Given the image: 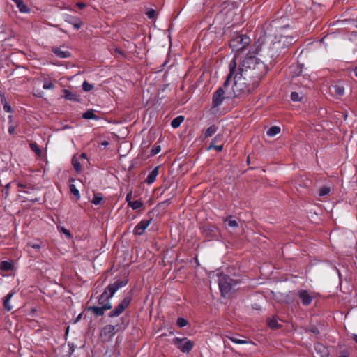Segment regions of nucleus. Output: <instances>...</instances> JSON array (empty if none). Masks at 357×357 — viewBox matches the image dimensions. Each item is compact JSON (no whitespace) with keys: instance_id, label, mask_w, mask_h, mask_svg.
I'll list each match as a JSON object with an SVG mask.
<instances>
[{"instance_id":"f257e3e1","label":"nucleus","mask_w":357,"mask_h":357,"mask_svg":"<svg viewBox=\"0 0 357 357\" xmlns=\"http://www.w3.org/2000/svg\"><path fill=\"white\" fill-rule=\"evenodd\" d=\"M238 73L247 78H255V83H259L267 73L265 64L255 56H247L238 68Z\"/></svg>"},{"instance_id":"f03ea898","label":"nucleus","mask_w":357,"mask_h":357,"mask_svg":"<svg viewBox=\"0 0 357 357\" xmlns=\"http://www.w3.org/2000/svg\"><path fill=\"white\" fill-rule=\"evenodd\" d=\"M245 79L248 78L243 74H241L238 72L235 73L234 77V83L232 88L235 97L249 94L259 86V83H255V82L252 84L247 83L245 81Z\"/></svg>"},{"instance_id":"7ed1b4c3","label":"nucleus","mask_w":357,"mask_h":357,"mask_svg":"<svg viewBox=\"0 0 357 357\" xmlns=\"http://www.w3.org/2000/svg\"><path fill=\"white\" fill-rule=\"evenodd\" d=\"M238 284L236 280L231 278L226 275L218 276V285L221 294L223 297H229L232 291H234L235 287Z\"/></svg>"},{"instance_id":"20e7f679","label":"nucleus","mask_w":357,"mask_h":357,"mask_svg":"<svg viewBox=\"0 0 357 357\" xmlns=\"http://www.w3.org/2000/svg\"><path fill=\"white\" fill-rule=\"evenodd\" d=\"M250 43V38L246 35H237L231 39L229 46L233 51L243 50Z\"/></svg>"},{"instance_id":"39448f33","label":"nucleus","mask_w":357,"mask_h":357,"mask_svg":"<svg viewBox=\"0 0 357 357\" xmlns=\"http://www.w3.org/2000/svg\"><path fill=\"white\" fill-rule=\"evenodd\" d=\"M132 291L118 304V305L109 313V317H118L130 305L132 301Z\"/></svg>"},{"instance_id":"423d86ee","label":"nucleus","mask_w":357,"mask_h":357,"mask_svg":"<svg viewBox=\"0 0 357 357\" xmlns=\"http://www.w3.org/2000/svg\"><path fill=\"white\" fill-rule=\"evenodd\" d=\"M287 52V51L278 40L272 43L269 47L268 54L273 59H277L279 56H284Z\"/></svg>"},{"instance_id":"0eeeda50","label":"nucleus","mask_w":357,"mask_h":357,"mask_svg":"<svg viewBox=\"0 0 357 357\" xmlns=\"http://www.w3.org/2000/svg\"><path fill=\"white\" fill-rule=\"evenodd\" d=\"M173 343L176 346V347L178 349H180L181 351L183 353L190 352L194 346V342L190 340H188L186 337H175L173 340Z\"/></svg>"},{"instance_id":"6e6552de","label":"nucleus","mask_w":357,"mask_h":357,"mask_svg":"<svg viewBox=\"0 0 357 357\" xmlns=\"http://www.w3.org/2000/svg\"><path fill=\"white\" fill-rule=\"evenodd\" d=\"M128 282V280H117L114 283L109 284L106 287V290L109 293V296H113L115 292L121 287L126 286Z\"/></svg>"},{"instance_id":"1a4fd4ad","label":"nucleus","mask_w":357,"mask_h":357,"mask_svg":"<svg viewBox=\"0 0 357 357\" xmlns=\"http://www.w3.org/2000/svg\"><path fill=\"white\" fill-rule=\"evenodd\" d=\"M225 91L222 87H219L213 93L212 100L213 107H217L220 106L225 99Z\"/></svg>"},{"instance_id":"9d476101","label":"nucleus","mask_w":357,"mask_h":357,"mask_svg":"<svg viewBox=\"0 0 357 357\" xmlns=\"http://www.w3.org/2000/svg\"><path fill=\"white\" fill-rule=\"evenodd\" d=\"M152 220V218H150L149 220H141L135 227L134 229V234L135 235L141 236L144 234L146 229L149 227L151 222Z\"/></svg>"},{"instance_id":"9b49d317","label":"nucleus","mask_w":357,"mask_h":357,"mask_svg":"<svg viewBox=\"0 0 357 357\" xmlns=\"http://www.w3.org/2000/svg\"><path fill=\"white\" fill-rule=\"evenodd\" d=\"M202 230L206 237H216L219 234L218 228L214 225H206L202 227Z\"/></svg>"},{"instance_id":"f8f14e48","label":"nucleus","mask_w":357,"mask_h":357,"mask_svg":"<svg viewBox=\"0 0 357 357\" xmlns=\"http://www.w3.org/2000/svg\"><path fill=\"white\" fill-rule=\"evenodd\" d=\"M298 295L303 305L307 306L311 304L313 296L307 291L302 289L298 291Z\"/></svg>"},{"instance_id":"ddd939ff","label":"nucleus","mask_w":357,"mask_h":357,"mask_svg":"<svg viewBox=\"0 0 357 357\" xmlns=\"http://www.w3.org/2000/svg\"><path fill=\"white\" fill-rule=\"evenodd\" d=\"M281 44L284 46V47L287 51L289 47L293 45L296 41V38L291 36H280L278 39Z\"/></svg>"},{"instance_id":"4468645a","label":"nucleus","mask_w":357,"mask_h":357,"mask_svg":"<svg viewBox=\"0 0 357 357\" xmlns=\"http://www.w3.org/2000/svg\"><path fill=\"white\" fill-rule=\"evenodd\" d=\"M330 93L336 98H340L344 93V87L339 84L331 85L329 87Z\"/></svg>"},{"instance_id":"2eb2a0df","label":"nucleus","mask_w":357,"mask_h":357,"mask_svg":"<svg viewBox=\"0 0 357 357\" xmlns=\"http://www.w3.org/2000/svg\"><path fill=\"white\" fill-rule=\"evenodd\" d=\"M112 307L111 303H107V305L100 307L91 306V311H92L96 316H102L104 314L105 310H110Z\"/></svg>"},{"instance_id":"dca6fc26","label":"nucleus","mask_w":357,"mask_h":357,"mask_svg":"<svg viewBox=\"0 0 357 357\" xmlns=\"http://www.w3.org/2000/svg\"><path fill=\"white\" fill-rule=\"evenodd\" d=\"M236 60L235 59H232L229 64V75H227V79L224 82V84H223V86L225 88H226L229 84V82H230V79L231 78L233 77V75L235 74V72H236Z\"/></svg>"},{"instance_id":"f3484780","label":"nucleus","mask_w":357,"mask_h":357,"mask_svg":"<svg viewBox=\"0 0 357 357\" xmlns=\"http://www.w3.org/2000/svg\"><path fill=\"white\" fill-rule=\"evenodd\" d=\"M52 52L58 57L61 59L69 58L71 56V53L68 50H63L60 47H52Z\"/></svg>"},{"instance_id":"a211bd4d","label":"nucleus","mask_w":357,"mask_h":357,"mask_svg":"<svg viewBox=\"0 0 357 357\" xmlns=\"http://www.w3.org/2000/svg\"><path fill=\"white\" fill-rule=\"evenodd\" d=\"M91 203L94 205H104L105 203V199L102 193L95 192H93V197L92 200H91Z\"/></svg>"},{"instance_id":"6ab92c4d","label":"nucleus","mask_w":357,"mask_h":357,"mask_svg":"<svg viewBox=\"0 0 357 357\" xmlns=\"http://www.w3.org/2000/svg\"><path fill=\"white\" fill-rule=\"evenodd\" d=\"M160 166L155 167L147 176L146 178L145 179V182L148 184L153 183L156 178V176L158 174Z\"/></svg>"},{"instance_id":"aec40b11","label":"nucleus","mask_w":357,"mask_h":357,"mask_svg":"<svg viewBox=\"0 0 357 357\" xmlns=\"http://www.w3.org/2000/svg\"><path fill=\"white\" fill-rule=\"evenodd\" d=\"M63 92V97L65 98V99L71 100V101H79V96H77L75 93H72L68 89H63L62 91Z\"/></svg>"},{"instance_id":"412c9836","label":"nucleus","mask_w":357,"mask_h":357,"mask_svg":"<svg viewBox=\"0 0 357 357\" xmlns=\"http://www.w3.org/2000/svg\"><path fill=\"white\" fill-rule=\"evenodd\" d=\"M112 296H109V293L107 290L105 289L103 293L98 298V303L100 306L107 305V303H110L109 298Z\"/></svg>"},{"instance_id":"4be33fe9","label":"nucleus","mask_w":357,"mask_h":357,"mask_svg":"<svg viewBox=\"0 0 357 357\" xmlns=\"http://www.w3.org/2000/svg\"><path fill=\"white\" fill-rule=\"evenodd\" d=\"M66 21L73 24L76 29H79L82 25V22L79 19L72 16H67Z\"/></svg>"},{"instance_id":"5701e85b","label":"nucleus","mask_w":357,"mask_h":357,"mask_svg":"<svg viewBox=\"0 0 357 357\" xmlns=\"http://www.w3.org/2000/svg\"><path fill=\"white\" fill-rule=\"evenodd\" d=\"M130 149V144L127 142L121 143L118 149L119 156H126L128 153L126 151Z\"/></svg>"},{"instance_id":"b1692460","label":"nucleus","mask_w":357,"mask_h":357,"mask_svg":"<svg viewBox=\"0 0 357 357\" xmlns=\"http://www.w3.org/2000/svg\"><path fill=\"white\" fill-rule=\"evenodd\" d=\"M14 295V292H10L3 299V307L7 311H10L13 309V306L10 305V299Z\"/></svg>"},{"instance_id":"393cba45","label":"nucleus","mask_w":357,"mask_h":357,"mask_svg":"<svg viewBox=\"0 0 357 357\" xmlns=\"http://www.w3.org/2000/svg\"><path fill=\"white\" fill-rule=\"evenodd\" d=\"M17 186L20 188H24V190H20L19 192H23L25 193H29V190H38V188L36 185H31L30 184H24L18 182Z\"/></svg>"},{"instance_id":"a878e982","label":"nucleus","mask_w":357,"mask_h":357,"mask_svg":"<svg viewBox=\"0 0 357 357\" xmlns=\"http://www.w3.org/2000/svg\"><path fill=\"white\" fill-rule=\"evenodd\" d=\"M268 326L273 329H277L281 327L276 317H273L267 320Z\"/></svg>"},{"instance_id":"bb28decb","label":"nucleus","mask_w":357,"mask_h":357,"mask_svg":"<svg viewBox=\"0 0 357 357\" xmlns=\"http://www.w3.org/2000/svg\"><path fill=\"white\" fill-rule=\"evenodd\" d=\"M16 6L19 9L20 12L22 13H28L30 12V9L28 8L26 5L24 4L22 0L17 2Z\"/></svg>"},{"instance_id":"cd10ccee","label":"nucleus","mask_w":357,"mask_h":357,"mask_svg":"<svg viewBox=\"0 0 357 357\" xmlns=\"http://www.w3.org/2000/svg\"><path fill=\"white\" fill-rule=\"evenodd\" d=\"M184 121V117L183 116H178L174 119L171 122V126L174 128H177L180 126L181 123Z\"/></svg>"},{"instance_id":"c85d7f7f","label":"nucleus","mask_w":357,"mask_h":357,"mask_svg":"<svg viewBox=\"0 0 357 357\" xmlns=\"http://www.w3.org/2000/svg\"><path fill=\"white\" fill-rule=\"evenodd\" d=\"M13 266V264L10 261H3L0 263V269L2 271H10Z\"/></svg>"},{"instance_id":"c756f323","label":"nucleus","mask_w":357,"mask_h":357,"mask_svg":"<svg viewBox=\"0 0 357 357\" xmlns=\"http://www.w3.org/2000/svg\"><path fill=\"white\" fill-rule=\"evenodd\" d=\"M280 127L272 126L267 130L266 134L268 136L273 137V136H275V135H278V133H280Z\"/></svg>"},{"instance_id":"7c9ffc66","label":"nucleus","mask_w":357,"mask_h":357,"mask_svg":"<svg viewBox=\"0 0 357 357\" xmlns=\"http://www.w3.org/2000/svg\"><path fill=\"white\" fill-rule=\"evenodd\" d=\"M115 327L113 325H107L102 328V333L107 335H113L114 334Z\"/></svg>"},{"instance_id":"2f4dec72","label":"nucleus","mask_w":357,"mask_h":357,"mask_svg":"<svg viewBox=\"0 0 357 357\" xmlns=\"http://www.w3.org/2000/svg\"><path fill=\"white\" fill-rule=\"evenodd\" d=\"M31 149L36 154L37 156H41L42 151L35 142H31L29 144Z\"/></svg>"},{"instance_id":"473e14b6","label":"nucleus","mask_w":357,"mask_h":357,"mask_svg":"<svg viewBox=\"0 0 357 357\" xmlns=\"http://www.w3.org/2000/svg\"><path fill=\"white\" fill-rule=\"evenodd\" d=\"M218 128L213 125L208 127L205 131L204 135L206 137H211L217 131Z\"/></svg>"},{"instance_id":"72a5a7b5","label":"nucleus","mask_w":357,"mask_h":357,"mask_svg":"<svg viewBox=\"0 0 357 357\" xmlns=\"http://www.w3.org/2000/svg\"><path fill=\"white\" fill-rule=\"evenodd\" d=\"M128 206L131 207L133 210H137L143 206V203L140 200L132 201L128 204Z\"/></svg>"},{"instance_id":"f704fd0d","label":"nucleus","mask_w":357,"mask_h":357,"mask_svg":"<svg viewBox=\"0 0 357 357\" xmlns=\"http://www.w3.org/2000/svg\"><path fill=\"white\" fill-rule=\"evenodd\" d=\"M43 88L44 89H45V90L54 89V84L52 82V81L50 79H43Z\"/></svg>"},{"instance_id":"c9c22d12","label":"nucleus","mask_w":357,"mask_h":357,"mask_svg":"<svg viewBox=\"0 0 357 357\" xmlns=\"http://www.w3.org/2000/svg\"><path fill=\"white\" fill-rule=\"evenodd\" d=\"M1 102L3 105V109L7 113H11L13 112V109L11 106L9 105V103L6 100V98L4 97L1 98Z\"/></svg>"},{"instance_id":"e433bc0d","label":"nucleus","mask_w":357,"mask_h":357,"mask_svg":"<svg viewBox=\"0 0 357 357\" xmlns=\"http://www.w3.org/2000/svg\"><path fill=\"white\" fill-rule=\"evenodd\" d=\"M70 190L71 193L75 196L76 199H79L80 195L79 190L76 188L75 185L73 183L70 184Z\"/></svg>"},{"instance_id":"4c0bfd02","label":"nucleus","mask_w":357,"mask_h":357,"mask_svg":"<svg viewBox=\"0 0 357 357\" xmlns=\"http://www.w3.org/2000/svg\"><path fill=\"white\" fill-rule=\"evenodd\" d=\"M93 146H104V147H106L109 143L107 140H101L99 138H97V139H94V140L93 141Z\"/></svg>"},{"instance_id":"58836bf2","label":"nucleus","mask_w":357,"mask_h":357,"mask_svg":"<svg viewBox=\"0 0 357 357\" xmlns=\"http://www.w3.org/2000/svg\"><path fill=\"white\" fill-rule=\"evenodd\" d=\"M331 191V188L327 186H323L319 189V196H326L329 194Z\"/></svg>"},{"instance_id":"ea45409f","label":"nucleus","mask_w":357,"mask_h":357,"mask_svg":"<svg viewBox=\"0 0 357 357\" xmlns=\"http://www.w3.org/2000/svg\"><path fill=\"white\" fill-rule=\"evenodd\" d=\"M228 338L236 344H247L248 342L244 340L238 339L236 337H228Z\"/></svg>"},{"instance_id":"a19ab883","label":"nucleus","mask_w":357,"mask_h":357,"mask_svg":"<svg viewBox=\"0 0 357 357\" xmlns=\"http://www.w3.org/2000/svg\"><path fill=\"white\" fill-rule=\"evenodd\" d=\"M188 323V321L183 317L178 318L176 321V324L181 328L187 326Z\"/></svg>"},{"instance_id":"79ce46f5","label":"nucleus","mask_w":357,"mask_h":357,"mask_svg":"<svg viewBox=\"0 0 357 357\" xmlns=\"http://www.w3.org/2000/svg\"><path fill=\"white\" fill-rule=\"evenodd\" d=\"M291 99L292 101H294V102L301 101L303 99V97L300 96V95L297 92H292L291 94Z\"/></svg>"},{"instance_id":"37998d69","label":"nucleus","mask_w":357,"mask_h":357,"mask_svg":"<svg viewBox=\"0 0 357 357\" xmlns=\"http://www.w3.org/2000/svg\"><path fill=\"white\" fill-rule=\"evenodd\" d=\"M72 163L74 167V169L76 170L77 172H79L81 171V165L79 162L75 160V158H73Z\"/></svg>"},{"instance_id":"c03bdc74","label":"nucleus","mask_w":357,"mask_h":357,"mask_svg":"<svg viewBox=\"0 0 357 357\" xmlns=\"http://www.w3.org/2000/svg\"><path fill=\"white\" fill-rule=\"evenodd\" d=\"M230 216L229 219H226L225 221L228 222V225L231 227L236 228L238 227V224L236 220H231Z\"/></svg>"},{"instance_id":"a18cd8bd","label":"nucleus","mask_w":357,"mask_h":357,"mask_svg":"<svg viewBox=\"0 0 357 357\" xmlns=\"http://www.w3.org/2000/svg\"><path fill=\"white\" fill-rule=\"evenodd\" d=\"M161 150V148H160V146L159 145H157V146H154L152 149H151V155H155L156 154H158Z\"/></svg>"},{"instance_id":"49530a36","label":"nucleus","mask_w":357,"mask_h":357,"mask_svg":"<svg viewBox=\"0 0 357 357\" xmlns=\"http://www.w3.org/2000/svg\"><path fill=\"white\" fill-rule=\"evenodd\" d=\"M102 119V114H99L98 115H96L94 114L93 110L91 109V119Z\"/></svg>"},{"instance_id":"de8ad7c7","label":"nucleus","mask_w":357,"mask_h":357,"mask_svg":"<svg viewBox=\"0 0 357 357\" xmlns=\"http://www.w3.org/2000/svg\"><path fill=\"white\" fill-rule=\"evenodd\" d=\"M155 14H156V12L155 10L153 9H151L149 10V11H147L146 13V15L147 17L149 18V19H153L155 17Z\"/></svg>"},{"instance_id":"09e8293b","label":"nucleus","mask_w":357,"mask_h":357,"mask_svg":"<svg viewBox=\"0 0 357 357\" xmlns=\"http://www.w3.org/2000/svg\"><path fill=\"white\" fill-rule=\"evenodd\" d=\"M60 231H61V232L64 234L68 238H71L70 232L67 229H66L64 227H61Z\"/></svg>"},{"instance_id":"8fccbe9b","label":"nucleus","mask_w":357,"mask_h":357,"mask_svg":"<svg viewBox=\"0 0 357 357\" xmlns=\"http://www.w3.org/2000/svg\"><path fill=\"white\" fill-rule=\"evenodd\" d=\"M28 245L29 247H31V248L36 249V250H39L41 248L40 244L37 243H31L30 242L28 243Z\"/></svg>"},{"instance_id":"3c124183","label":"nucleus","mask_w":357,"mask_h":357,"mask_svg":"<svg viewBox=\"0 0 357 357\" xmlns=\"http://www.w3.org/2000/svg\"><path fill=\"white\" fill-rule=\"evenodd\" d=\"M132 191H130L127 195H126V202H128V205L130 204V202H132Z\"/></svg>"},{"instance_id":"603ef678","label":"nucleus","mask_w":357,"mask_h":357,"mask_svg":"<svg viewBox=\"0 0 357 357\" xmlns=\"http://www.w3.org/2000/svg\"><path fill=\"white\" fill-rule=\"evenodd\" d=\"M82 86H83V89H84V91H89V83L87 81H86V80H85V81L83 82Z\"/></svg>"},{"instance_id":"864d4df0","label":"nucleus","mask_w":357,"mask_h":357,"mask_svg":"<svg viewBox=\"0 0 357 357\" xmlns=\"http://www.w3.org/2000/svg\"><path fill=\"white\" fill-rule=\"evenodd\" d=\"M10 183H7L5 185V189L3 191V193L5 195V197H7L8 196V188L10 187Z\"/></svg>"},{"instance_id":"5fc2aeb1","label":"nucleus","mask_w":357,"mask_h":357,"mask_svg":"<svg viewBox=\"0 0 357 357\" xmlns=\"http://www.w3.org/2000/svg\"><path fill=\"white\" fill-rule=\"evenodd\" d=\"M211 148H214L216 150L218 151H221L222 149V145H220V146H214L213 144H211L208 147V150H210Z\"/></svg>"},{"instance_id":"6e6d98bb","label":"nucleus","mask_w":357,"mask_h":357,"mask_svg":"<svg viewBox=\"0 0 357 357\" xmlns=\"http://www.w3.org/2000/svg\"><path fill=\"white\" fill-rule=\"evenodd\" d=\"M82 117L86 119H89V109L86 110L83 114Z\"/></svg>"},{"instance_id":"4d7b16f0","label":"nucleus","mask_w":357,"mask_h":357,"mask_svg":"<svg viewBox=\"0 0 357 357\" xmlns=\"http://www.w3.org/2000/svg\"><path fill=\"white\" fill-rule=\"evenodd\" d=\"M339 357H349V352L347 351H343L341 352Z\"/></svg>"},{"instance_id":"13d9d810","label":"nucleus","mask_w":357,"mask_h":357,"mask_svg":"<svg viewBox=\"0 0 357 357\" xmlns=\"http://www.w3.org/2000/svg\"><path fill=\"white\" fill-rule=\"evenodd\" d=\"M8 132L10 134V135H13L15 134V128L14 126H10L8 128Z\"/></svg>"},{"instance_id":"bf43d9fd","label":"nucleus","mask_w":357,"mask_h":357,"mask_svg":"<svg viewBox=\"0 0 357 357\" xmlns=\"http://www.w3.org/2000/svg\"><path fill=\"white\" fill-rule=\"evenodd\" d=\"M245 81L247 83L252 84V83H254V82H255V77H251L250 78L245 79Z\"/></svg>"},{"instance_id":"052dcab7","label":"nucleus","mask_w":357,"mask_h":357,"mask_svg":"<svg viewBox=\"0 0 357 357\" xmlns=\"http://www.w3.org/2000/svg\"><path fill=\"white\" fill-rule=\"evenodd\" d=\"M82 315H83V313H80V314L77 317V318L75 319V320L74 323H77V322H78V321L81 319V318H82Z\"/></svg>"},{"instance_id":"680f3d73","label":"nucleus","mask_w":357,"mask_h":357,"mask_svg":"<svg viewBox=\"0 0 357 357\" xmlns=\"http://www.w3.org/2000/svg\"><path fill=\"white\" fill-rule=\"evenodd\" d=\"M251 159H252V158H250V157H248V158H247L246 162H247V163H248V165H249V164H250V162H251ZM252 159H255V158H252Z\"/></svg>"},{"instance_id":"e2e57ef3","label":"nucleus","mask_w":357,"mask_h":357,"mask_svg":"<svg viewBox=\"0 0 357 357\" xmlns=\"http://www.w3.org/2000/svg\"><path fill=\"white\" fill-rule=\"evenodd\" d=\"M353 340L356 342V343H357V335L356 334L353 335Z\"/></svg>"},{"instance_id":"0e129e2a","label":"nucleus","mask_w":357,"mask_h":357,"mask_svg":"<svg viewBox=\"0 0 357 357\" xmlns=\"http://www.w3.org/2000/svg\"><path fill=\"white\" fill-rule=\"evenodd\" d=\"M353 72L354 73V75L356 77H357V67H356L354 70H353Z\"/></svg>"},{"instance_id":"69168bd1","label":"nucleus","mask_w":357,"mask_h":357,"mask_svg":"<svg viewBox=\"0 0 357 357\" xmlns=\"http://www.w3.org/2000/svg\"><path fill=\"white\" fill-rule=\"evenodd\" d=\"M321 347H323V346H322L321 344H318L315 347V349H320V348H321Z\"/></svg>"},{"instance_id":"338daca9","label":"nucleus","mask_w":357,"mask_h":357,"mask_svg":"<svg viewBox=\"0 0 357 357\" xmlns=\"http://www.w3.org/2000/svg\"><path fill=\"white\" fill-rule=\"evenodd\" d=\"M31 201L33 203H34V202H39V199H38V198H35L34 199H31Z\"/></svg>"},{"instance_id":"774afa93","label":"nucleus","mask_w":357,"mask_h":357,"mask_svg":"<svg viewBox=\"0 0 357 357\" xmlns=\"http://www.w3.org/2000/svg\"><path fill=\"white\" fill-rule=\"evenodd\" d=\"M77 6H78L79 7H80V8H83V7L84 6V3H79L77 4Z\"/></svg>"}]
</instances>
